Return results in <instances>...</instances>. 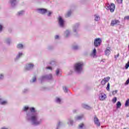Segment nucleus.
Segmentation results:
<instances>
[{
  "mask_svg": "<svg viewBox=\"0 0 129 129\" xmlns=\"http://www.w3.org/2000/svg\"><path fill=\"white\" fill-rule=\"evenodd\" d=\"M82 116H77L75 117V119L76 120H80V119H82Z\"/></svg>",
  "mask_w": 129,
  "mask_h": 129,
  "instance_id": "412c9836",
  "label": "nucleus"
},
{
  "mask_svg": "<svg viewBox=\"0 0 129 129\" xmlns=\"http://www.w3.org/2000/svg\"><path fill=\"white\" fill-rule=\"evenodd\" d=\"M126 117H128L129 116H128V115H126Z\"/></svg>",
  "mask_w": 129,
  "mask_h": 129,
  "instance_id": "864d4df0",
  "label": "nucleus"
},
{
  "mask_svg": "<svg viewBox=\"0 0 129 129\" xmlns=\"http://www.w3.org/2000/svg\"><path fill=\"white\" fill-rule=\"evenodd\" d=\"M65 92H68V89L67 87H65Z\"/></svg>",
  "mask_w": 129,
  "mask_h": 129,
  "instance_id": "de8ad7c7",
  "label": "nucleus"
},
{
  "mask_svg": "<svg viewBox=\"0 0 129 129\" xmlns=\"http://www.w3.org/2000/svg\"><path fill=\"white\" fill-rule=\"evenodd\" d=\"M23 56V53H21L20 52L18 55V58H20V57Z\"/></svg>",
  "mask_w": 129,
  "mask_h": 129,
  "instance_id": "4c0bfd02",
  "label": "nucleus"
},
{
  "mask_svg": "<svg viewBox=\"0 0 129 129\" xmlns=\"http://www.w3.org/2000/svg\"><path fill=\"white\" fill-rule=\"evenodd\" d=\"M58 24L60 27H64V20L62 19V17H59L58 18Z\"/></svg>",
  "mask_w": 129,
  "mask_h": 129,
  "instance_id": "0eeeda50",
  "label": "nucleus"
},
{
  "mask_svg": "<svg viewBox=\"0 0 129 129\" xmlns=\"http://www.w3.org/2000/svg\"><path fill=\"white\" fill-rule=\"evenodd\" d=\"M103 80L105 81L106 83H107V82H108V81H109V80H110V77H107L106 78H104Z\"/></svg>",
  "mask_w": 129,
  "mask_h": 129,
  "instance_id": "aec40b11",
  "label": "nucleus"
},
{
  "mask_svg": "<svg viewBox=\"0 0 129 129\" xmlns=\"http://www.w3.org/2000/svg\"><path fill=\"white\" fill-rule=\"evenodd\" d=\"M116 108H120L121 106V103L120 101H118L116 104Z\"/></svg>",
  "mask_w": 129,
  "mask_h": 129,
  "instance_id": "6ab92c4d",
  "label": "nucleus"
},
{
  "mask_svg": "<svg viewBox=\"0 0 129 129\" xmlns=\"http://www.w3.org/2000/svg\"><path fill=\"white\" fill-rule=\"evenodd\" d=\"M79 26H80V24L76 23L73 26V31L74 33H75V36H77L78 35V32Z\"/></svg>",
  "mask_w": 129,
  "mask_h": 129,
  "instance_id": "39448f33",
  "label": "nucleus"
},
{
  "mask_svg": "<svg viewBox=\"0 0 129 129\" xmlns=\"http://www.w3.org/2000/svg\"><path fill=\"white\" fill-rule=\"evenodd\" d=\"M106 9L108 11L109 10L111 13H113L114 10H115V5L113 3H111L110 5L108 4V5L106 6Z\"/></svg>",
  "mask_w": 129,
  "mask_h": 129,
  "instance_id": "7ed1b4c3",
  "label": "nucleus"
},
{
  "mask_svg": "<svg viewBox=\"0 0 129 129\" xmlns=\"http://www.w3.org/2000/svg\"><path fill=\"white\" fill-rule=\"evenodd\" d=\"M118 4H122V0H116Z\"/></svg>",
  "mask_w": 129,
  "mask_h": 129,
  "instance_id": "ea45409f",
  "label": "nucleus"
},
{
  "mask_svg": "<svg viewBox=\"0 0 129 129\" xmlns=\"http://www.w3.org/2000/svg\"><path fill=\"white\" fill-rule=\"evenodd\" d=\"M66 38H68L70 36V31L69 30H67L65 32Z\"/></svg>",
  "mask_w": 129,
  "mask_h": 129,
  "instance_id": "dca6fc26",
  "label": "nucleus"
},
{
  "mask_svg": "<svg viewBox=\"0 0 129 129\" xmlns=\"http://www.w3.org/2000/svg\"><path fill=\"white\" fill-rule=\"evenodd\" d=\"M119 24H120V21H119L118 20L114 19V20H113L111 21L110 26L111 27H113V26H115V25H119Z\"/></svg>",
  "mask_w": 129,
  "mask_h": 129,
  "instance_id": "423d86ee",
  "label": "nucleus"
},
{
  "mask_svg": "<svg viewBox=\"0 0 129 129\" xmlns=\"http://www.w3.org/2000/svg\"><path fill=\"white\" fill-rule=\"evenodd\" d=\"M101 85H104L105 84H106V83L104 79H103L101 81Z\"/></svg>",
  "mask_w": 129,
  "mask_h": 129,
  "instance_id": "c756f323",
  "label": "nucleus"
},
{
  "mask_svg": "<svg viewBox=\"0 0 129 129\" xmlns=\"http://www.w3.org/2000/svg\"><path fill=\"white\" fill-rule=\"evenodd\" d=\"M117 93V90H115L112 92L113 95H114Z\"/></svg>",
  "mask_w": 129,
  "mask_h": 129,
  "instance_id": "e433bc0d",
  "label": "nucleus"
},
{
  "mask_svg": "<svg viewBox=\"0 0 129 129\" xmlns=\"http://www.w3.org/2000/svg\"><path fill=\"white\" fill-rule=\"evenodd\" d=\"M34 68V64L32 63L28 64L26 67V70H30Z\"/></svg>",
  "mask_w": 129,
  "mask_h": 129,
  "instance_id": "9d476101",
  "label": "nucleus"
},
{
  "mask_svg": "<svg viewBox=\"0 0 129 129\" xmlns=\"http://www.w3.org/2000/svg\"><path fill=\"white\" fill-rule=\"evenodd\" d=\"M124 105L126 107L129 106V99H127V100L125 101Z\"/></svg>",
  "mask_w": 129,
  "mask_h": 129,
  "instance_id": "393cba45",
  "label": "nucleus"
},
{
  "mask_svg": "<svg viewBox=\"0 0 129 129\" xmlns=\"http://www.w3.org/2000/svg\"><path fill=\"white\" fill-rule=\"evenodd\" d=\"M4 78V75L3 74L0 75V79Z\"/></svg>",
  "mask_w": 129,
  "mask_h": 129,
  "instance_id": "a18cd8bd",
  "label": "nucleus"
},
{
  "mask_svg": "<svg viewBox=\"0 0 129 129\" xmlns=\"http://www.w3.org/2000/svg\"><path fill=\"white\" fill-rule=\"evenodd\" d=\"M109 54H110V47H108L105 50V55L106 56H109Z\"/></svg>",
  "mask_w": 129,
  "mask_h": 129,
  "instance_id": "1a4fd4ad",
  "label": "nucleus"
},
{
  "mask_svg": "<svg viewBox=\"0 0 129 129\" xmlns=\"http://www.w3.org/2000/svg\"><path fill=\"white\" fill-rule=\"evenodd\" d=\"M23 13H24L23 11H20L18 13V15L21 16V15H22Z\"/></svg>",
  "mask_w": 129,
  "mask_h": 129,
  "instance_id": "79ce46f5",
  "label": "nucleus"
},
{
  "mask_svg": "<svg viewBox=\"0 0 129 129\" xmlns=\"http://www.w3.org/2000/svg\"><path fill=\"white\" fill-rule=\"evenodd\" d=\"M129 84V78L126 81L125 83V85H128Z\"/></svg>",
  "mask_w": 129,
  "mask_h": 129,
  "instance_id": "c9c22d12",
  "label": "nucleus"
},
{
  "mask_svg": "<svg viewBox=\"0 0 129 129\" xmlns=\"http://www.w3.org/2000/svg\"><path fill=\"white\" fill-rule=\"evenodd\" d=\"M72 14V11L69 10L67 13V15H66V18H69V17L71 16Z\"/></svg>",
  "mask_w": 129,
  "mask_h": 129,
  "instance_id": "2eb2a0df",
  "label": "nucleus"
},
{
  "mask_svg": "<svg viewBox=\"0 0 129 129\" xmlns=\"http://www.w3.org/2000/svg\"><path fill=\"white\" fill-rule=\"evenodd\" d=\"M28 109H29V107L28 106H25L24 108V111H27V110H28Z\"/></svg>",
  "mask_w": 129,
  "mask_h": 129,
  "instance_id": "72a5a7b5",
  "label": "nucleus"
},
{
  "mask_svg": "<svg viewBox=\"0 0 129 129\" xmlns=\"http://www.w3.org/2000/svg\"><path fill=\"white\" fill-rule=\"evenodd\" d=\"M72 49L74 50H78L79 49V46L77 45H73L72 47Z\"/></svg>",
  "mask_w": 129,
  "mask_h": 129,
  "instance_id": "f3484780",
  "label": "nucleus"
},
{
  "mask_svg": "<svg viewBox=\"0 0 129 129\" xmlns=\"http://www.w3.org/2000/svg\"><path fill=\"white\" fill-rule=\"evenodd\" d=\"M117 100V98L115 97L114 98L112 99V101L113 103H115V102H116Z\"/></svg>",
  "mask_w": 129,
  "mask_h": 129,
  "instance_id": "c85d7f7f",
  "label": "nucleus"
},
{
  "mask_svg": "<svg viewBox=\"0 0 129 129\" xmlns=\"http://www.w3.org/2000/svg\"><path fill=\"white\" fill-rule=\"evenodd\" d=\"M16 0H12L11 1V4H14V3H15V2H16Z\"/></svg>",
  "mask_w": 129,
  "mask_h": 129,
  "instance_id": "09e8293b",
  "label": "nucleus"
},
{
  "mask_svg": "<svg viewBox=\"0 0 129 129\" xmlns=\"http://www.w3.org/2000/svg\"><path fill=\"white\" fill-rule=\"evenodd\" d=\"M52 13L51 12H49L48 14V16H51V14Z\"/></svg>",
  "mask_w": 129,
  "mask_h": 129,
  "instance_id": "3c124183",
  "label": "nucleus"
},
{
  "mask_svg": "<svg viewBox=\"0 0 129 129\" xmlns=\"http://www.w3.org/2000/svg\"><path fill=\"white\" fill-rule=\"evenodd\" d=\"M44 78H46L47 80H51L52 79V75L51 74L42 77V79H44Z\"/></svg>",
  "mask_w": 129,
  "mask_h": 129,
  "instance_id": "ddd939ff",
  "label": "nucleus"
},
{
  "mask_svg": "<svg viewBox=\"0 0 129 129\" xmlns=\"http://www.w3.org/2000/svg\"><path fill=\"white\" fill-rule=\"evenodd\" d=\"M91 55H93V56H94L96 55V49L94 48L93 49V51Z\"/></svg>",
  "mask_w": 129,
  "mask_h": 129,
  "instance_id": "a878e982",
  "label": "nucleus"
},
{
  "mask_svg": "<svg viewBox=\"0 0 129 129\" xmlns=\"http://www.w3.org/2000/svg\"><path fill=\"white\" fill-rule=\"evenodd\" d=\"M110 87V84H109V83H108L107 84V87H106V90H107V91L109 90Z\"/></svg>",
  "mask_w": 129,
  "mask_h": 129,
  "instance_id": "7c9ffc66",
  "label": "nucleus"
},
{
  "mask_svg": "<svg viewBox=\"0 0 129 129\" xmlns=\"http://www.w3.org/2000/svg\"><path fill=\"white\" fill-rule=\"evenodd\" d=\"M35 81H36V77H34V78L33 79V82H35Z\"/></svg>",
  "mask_w": 129,
  "mask_h": 129,
  "instance_id": "8fccbe9b",
  "label": "nucleus"
},
{
  "mask_svg": "<svg viewBox=\"0 0 129 129\" xmlns=\"http://www.w3.org/2000/svg\"><path fill=\"white\" fill-rule=\"evenodd\" d=\"M55 39L56 40L59 39V35H55Z\"/></svg>",
  "mask_w": 129,
  "mask_h": 129,
  "instance_id": "c03bdc74",
  "label": "nucleus"
},
{
  "mask_svg": "<svg viewBox=\"0 0 129 129\" xmlns=\"http://www.w3.org/2000/svg\"><path fill=\"white\" fill-rule=\"evenodd\" d=\"M30 111L31 112H35V108L34 107H31L30 108Z\"/></svg>",
  "mask_w": 129,
  "mask_h": 129,
  "instance_id": "2f4dec72",
  "label": "nucleus"
},
{
  "mask_svg": "<svg viewBox=\"0 0 129 129\" xmlns=\"http://www.w3.org/2000/svg\"><path fill=\"white\" fill-rule=\"evenodd\" d=\"M83 62H77L74 64V69L75 72L78 74H80L83 70Z\"/></svg>",
  "mask_w": 129,
  "mask_h": 129,
  "instance_id": "f257e3e1",
  "label": "nucleus"
},
{
  "mask_svg": "<svg viewBox=\"0 0 129 129\" xmlns=\"http://www.w3.org/2000/svg\"><path fill=\"white\" fill-rule=\"evenodd\" d=\"M46 69H49V70L52 71V67H46Z\"/></svg>",
  "mask_w": 129,
  "mask_h": 129,
  "instance_id": "37998d69",
  "label": "nucleus"
},
{
  "mask_svg": "<svg viewBox=\"0 0 129 129\" xmlns=\"http://www.w3.org/2000/svg\"><path fill=\"white\" fill-rule=\"evenodd\" d=\"M94 121L95 124H96L97 126H100V122H99V119H98L96 116H95L94 117Z\"/></svg>",
  "mask_w": 129,
  "mask_h": 129,
  "instance_id": "6e6552de",
  "label": "nucleus"
},
{
  "mask_svg": "<svg viewBox=\"0 0 129 129\" xmlns=\"http://www.w3.org/2000/svg\"><path fill=\"white\" fill-rule=\"evenodd\" d=\"M118 57H119V53H118L116 55L114 56L115 59H117Z\"/></svg>",
  "mask_w": 129,
  "mask_h": 129,
  "instance_id": "a19ab883",
  "label": "nucleus"
},
{
  "mask_svg": "<svg viewBox=\"0 0 129 129\" xmlns=\"http://www.w3.org/2000/svg\"><path fill=\"white\" fill-rule=\"evenodd\" d=\"M94 17H95L94 20L96 21H99V20H100V17H99V16L95 15Z\"/></svg>",
  "mask_w": 129,
  "mask_h": 129,
  "instance_id": "5701e85b",
  "label": "nucleus"
},
{
  "mask_svg": "<svg viewBox=\"0 0 129 129\" xmlns=\"http://www.w3.org/2000/svg\"><path fill=\"white\" fill-rule=\"evenodd\" d=\"M128 67H129V64L128 63H126L125 66V69H128Z\"/></svg>",
  "mask_w": 129,
  "mask_h": 129,
  "instance_id": "f704fd0d",
  "label": "nucleus"
},
{
  "mask_svg": "<svg viewBox=\"0 0 129 129\" xmlns=\"http://www.w3.org/2000/svg\"><path fill=\"white\" fill-rule=\"evenodd\" d=\"M55 101L58 103H61V101H62V100L59 97H56Z\"/></svg>",
  "mask_w": 129,
  "mask_h": 129,
  "instance_id": "b1692460",
  "label": "nucleus"
},
{
  "mask_svg": "<svg viewBox=\"0 0 129 129\" xmlns=\"http://www.w3.org/2000/svg\"><path fill=\"white\" fill-rule=\"evenodd\" d=\"M67 123L68 124H69L70 125H73V123H74V121H73V119H72V118H70L68 119Z\"/></svg>",
  "mask_w": 129,
  "mask_h": 129,
  "instance_id": "f8f14e48",
  "label": "nucleus"
},
{
  "mask_svg": "<svg viewBox=\"0 0 129 129\" xmlns=\"http://www.w3.org/2000/svg\"><path fill=\"white\" fill-rule=\"evenodd\" d=\"M31 120H32L33 124H40L41 123V121L38 120V116L37 115H32Z\"/></svg>",
  "mask_w": 129,
  "mask_h": 129,
  "instance_id": "f03ea898",
  "label": "nucleus"
},
{
  "mask_svg": "<svg viewBox=\"0 0 129 129\" xmlns=\"http://www.w3.org/2000/svg\"><path fill=\"white\" fill-rule=\"evenodd\" d=\"M82 107L83 108H85V109H90V108H91L90 107V106H88V105H87L86 104H83L82 105Z\"/></svg>",
  "mask_w": 129,
  "mask_h": 129,
  "instance_id": "a211bd4d",
  "label": "nucleus"
},
{
  "mask_svg": "<svg viewBox=\"0 0 129 129\" xmlns=\"http://www.w3.org/2000/svg\"><path fill=\"white\" fill-rule=\"evenodd\" d=\"M2 30H3V26L0 25V32L2 31Z\"/></svg>",
  "mask_w": 129,
  "mask_h": 129,
  "instance_id": "49530a36",
  "label": "nucleus"
},
{
  "mask_svg": "<svg viewBox=\"0 0 129 129\" xmlns=\"http://www.w3.org/2000/svg\"><path fill=\"white\" fill-rule=\"evenodd\" d=\"M101 39L99 38L95 39L94 41V46L96 47V48H97V47H99V46L101 45Z\"/></svg>",
  "mask_w": 129,
  "mask_h": 129,
  "instance_id": "20e7f679",
  "label": "nucleus"
},
{
  "mask_svg": "<svg viewBox=\"0 0 129 129\" xmlns=\"http://www.w3.org/2000/svg\"><path fill=\"white\" fill-rule=\"evenodd\" d=\"M2 100V99H0V101Z\"/></svg>",
  "mask_w": 129,
  "mask_h": 129,
  "instance_id": "6e6d98bb",
  "label": "nucleus"
},
{
  "mask_svg": "<svg viewBox=\"0 0 129 129\" xmlns=\"http://www.w3.org/2000/svg\"><path fill=\"white\" fill-rule=\"evenodd\" d=\"M23 47H24V45L22 44H19L17 45V48H18V49H22Z\"/></svg>",
  "mask_w": 129,
  "mask_h": 129,
  "instance_id": "bb28decb",
  "label": "nucleus"
},
{
  "mask_svg": "<svg viewBox=\"0 0 129 129\" xmlns=\"http://www.w3.org/2000/svg\"><path fill=\"white\" fill-rule=\"evenodd\" d=\"M105 98H106V95H105V94H101L99 96L100 100H104Z\"/></svg>",
  "mask_w": 129,
  "mask_h": 129,
  "instance_id": "9b49d317",
  "label": "nucleus"
},
{
  "mask_svg": "<svg viewBox=\"0 0 129 129\" xmlns=\"http://www.w3.org/2000/svg\"><path fill=\"white\" fill-rule=\"evenodd\" d=\"M124 20H127V21H128L129 20V16H125L124 18Z\"/></svg>",
  "mask_w": 129,
  "mask_h": 129,
  "instance_id": "58836bf2",
  "label": "nucleus"
},
{
  "mask_svg": "<svg viewBox=\"0 0 129 129\" xmlns=\"http://www.w3.org/2000/svg\"><path fill=\"white\" fill-rule=\"evenodd\" d=\"M59 72H60V70H59V69H57L56 71V74L57 76L58 75H59Z\"/></svg>",
  "mask_w": 129,
  "mask_h": 129,
  "instance_id": "473e14b6",
  "label": "nucleus"
},
{
  "mask_svg": "<svg viewBox=\"0 0 129 129\" xmlns=\"http://www.w3.org/2000/svg\"><path fill=\"white\" fill-rule=\"evenodd\" d=\"M127 63L129 64V61Z\"/></svg>",
  "mask_w": 129,
  "mask_h": 129,
  "instance_id": "5fc2aeb1",
  "label": "nucleus"
},
{
  "mask_svg": "<svg viewBox=\"0 0 129 129\" xmlns=\"http://www.w3.org/2000/svg\"><path fill=\"white\" fill-rule=\"evenodd\" d=\"M8 101L7 100H4L0 102V104H2V105H5L6 104H7Z\"/></svg>",
  "mask_w": 129,
  "mask_h": 129,
  "instance_id": "4be33fe9",
  "label": "nucleus"
},
{
  "mask_svg": "<svg viewBox=\"0 0 129 129\" xmlns=\"http://www.w3.org/2000/svg\"><path fill=\"white\" fill-rule=\"evenodd\" d=\"M74 111V113H75L76 111V110H75L73 111Z\"/></svg>",
  "mask_w": 129,
  "mask_h": 129,
  "instance_id": "603ef678",
  "label": "nucleus"
},
{
  "mask_svg": "<svg viewBox=\"0 0 129 129\" xmlns=\"http://www.w3.org/2000/svg\"><path fill=\"white\" fill-rule=\"evenodd\" d=\"M39 11L40 14L44 15V14H46L47 13V10L44 9H40L38 10Z\"/></svg>",
  "mask_w": 129,
  "mask_h": 129,
  "instance_id": "4468645a",
  "label": "nucleus"
},
{
  "mask_svg": "<svg viewBox=\"0 0 129 129\" xmlns=\"http://www.w3.org/2000/svg\"><path fill=\"white\" fill-rule=\"evenodd\" d=\"M83 126H84V124L81 123L79 125V128L83 129Z\"/></svg>",
  "mask_w": 129,
  "mask_h": 129,
  "instance_id": "cd10ccee",
  "label": "nucleus"
}]
</instances>
